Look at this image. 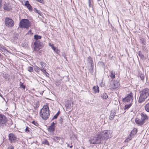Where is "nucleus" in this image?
Here are the masks:
<instances>
[{"mask_svg": "<svg viewBox=\"0 0 149 149\" xmlns=\"http://www.w3.org/2000/svg\"><path fill=\"white\" fill-rule=\"evenodd\" d=\"M93 90L95 93H99V88L97 86H94L93 87Z\"/></svg>", "mask_w": 149, "mask_h": 149, "instance_id": "f3484780", "label": "nucleus"}, {"mask_svg": "<svg viewBox=\"0 0 149 149\" xmlns=\"http://www.w3.org/2000/svg\"><path fill=\"white\" fill-rule=\"evenodd\" d=\"M42 144L49 146V144L48 141L46 139H45L42 142Z\"/></svg>", "mask_w": 149, "mask_h": 149, "instance_id": "bb28decb", "label": "nucleus"}, {"mask_svg": "<svg viewBox=\"0 0 149 149\" xmlns=\"http://www.w3.org/2000/svg\"><path fill=\"white\" fill-rule=\"evenodd\" d=\"M0 96H1V97H2V96H1V95H0Z\"/></svg>", "mask_w": 149, "mask_h": 149, "instance_id": "338daca9", "label": "nucleus"}, {"mask_svg": "<svg viewBox=\"0 0 149 149\" xmlns=\"http://www.w3.org/2000/svg\"><path fill=\"white\" fill-rule=\"evenodd\" d=\"M133 94L131 92L127 95L126 97L123 99V101L124 102H128L133 100Z\"/></svg>", "mask_w": 149, "mask_h": 149, "instance_id": "1a4fd4ad", "label": "nucleus"}, {"mask_svg": "<svg viewBox=\"0 0 149 149\" xmlns=\"http://www.w3.org/2000/svg\"><path fill=\"white\" fill-rule=\"evenodd\" d=\"M56 53L57 54H58L60 52L59 50L57 48H56L55 51Z\"/></svg>", "mask_w": 149, "mask_h": 149, "instance_id": "37998d69", "label": "nucleus"}, {"mask_svg": "<svg viewBox=\"0 0 149 149\" xmlns=\"http://www.w3.org/2000/svg\"><path fill=\"white\" fill-rule=\"evenodd\" d=\"M111 131L110 130H105L102 133L99 134L100 135H102V141L104 140H107L108 139L111 138L112 136Z\"/></svg>", "mask_w": 149, "mask_h": 149, "instance_id": "39448f33", "label": "nucleus"}, {"mask_svg": "<svg viewBox=\"0 0 149 149\" xmlns=\"http://www.w3.org/2000/svg\"><path fill=\"white\" fill-rule=\"evenodd\" d=\"M119 82L116 81L111 80L110 81V85L109 86L110 89H116L117 88L119 85Z\"/></svg>", "mask_w": 149, "mask_h": 149, "instance_id": "423d86ee", "label": "nucleus"}, {"mask_svg": "<svg viewBox=\"0 0 149 149\" xmlns=\"http://www.w3.org/2000/svg\"><path fill=\"white\" fill-rule=\"evenodd\" d=\"M82 149H85L83 147H82Z\"/></svg>", "mask_w": 149, "mask_h": 149, "instance_id": "052dcab7", "label": "nucleus"}, {"mask_svg": "<svg viewBox=\"0 0 149 149\" xmlns=\"http://www.w3.org/2000/svg\"><path fill=\"white\" fill-rule=\"evenodd\" d=\"M47 77L49 76V74L47 72H46L45 74H44Z\"/></svg>", "mask_w": 149, "mask_h": 149, "instance_id": "09e8293b", "label": "nucleus"}, {"mask_svg": "<svg viewBox=\"0 0 149 149\" xmlns=\"http://www.w3.org/2000/svg\"><path fill=\"white\" fill-rule=\"evenodd\" d=\"M34 107L35 109H36L38 108L39 106V105L38 103H36L34 104Z\"/></svg>", "mask_w": 149, "mask_h": 149, "instance_id": "4c0bfd02", "label": "nucleus"}, {"mask_svg": "<svg viewBox=\"0 0 149 149\" xmlns=\"http://www.w3.org/2000/svg\"><path fill=\"white\" fill-rule=\"evenodd\" d=\"M60 113V111H58V112L52 118V120H54V119H56L58 117Z\"/></svg>", "mask_w": 149, "mask_h": 149, "instance_id": "c85d7f7f", "label": "nucleus"}, {"mask_svg": "<svg viewBox=\"0 0 149 149\" xmlns=\"http://www.w3.org/2000/svg\"><path fill=\"white\" fill-rule=\"evenodd\" d=\"M73 147V146L72 145H71V146H70V148H72V147Z\"/></svg>", "mask_w": 149, "mask_h": 149, "instance_id": "13d9d810", "label": "nucleus"}, {"mask_svg": "<svg viewBox=\"0 0 149 149\" xmlns=\"http://www.w3.org/2000/svg\"><path fill=\"white\" fill-rule=\"evenodd\" d=\"M144 107L146 111L147 112H149V102L145 105Z\"/></svg>", "mask_w": 149, "mask_h": 149, "instance_id": "4be33fe9", "label": "nucleus"}, {"mask_svg": "<svg viewBox=\"0 0 149 149\" xmlns=\"http://www.w3.org/2000/svg\"><path fill=\"white\" fill-rule=\"evenodd\" d=\"M33 44L35 46L34 47V50L36 51H38L43 46L42 43L38 41L35 42Z\"/></svg>", "mask_w": 149, "mask_h": 149, "instance_id": "0eeeda50", "label": "nucleus"}, {"mask_svg": "<svg viewBox=\"0 0 149 149\" xmlns=\"http://www.w3.org/2000/svg\"><path fill=\"white\" fill-rule=\"evenodd\" d=\"M8 149H14V148L13 146H11L8 147Z\"/></svg>", "mask_w": 149, "mask_h": 149, "instance_id": "8fccbe9b", "label": "nucleus"}, {"mask_svg": "<svg viewBox=\"0 0 149 149\" xmlns=\"http://www.w3.org/2000/svg\"><path fill=\"white\" fill-rule=\"evenodd\" d=\"M0 96H1V97H2V96H1V95H0Z\"/></svg>", "mask_w": 149, "mask_h": 149, "instance_id": "69168bd1", "label": "nucleus"}, {"mask_svg": "<svg viewBox=\"0 0 149 149\" xmlns=\"http://www.w3.org/2000/svg\"><path fill=\"white\" fill-rule=\"evenodd\" d=\"M41 70L43 72V73L44 74H45L47 72L46 71V70L44 69H41Z\"/></svg>", "mask_w": 149, "mask_h": 149, "instance_id": "49530a36", "label": "nucleus"}, {"mask_svg": "<svg viewBox=\"0 0 149 149\" xmlns=\"http://www.w3.org/2000/svg\"><path fill=\"white\" fill-rule=\"evenodd\" d=\"M2 3V0H0V10H1V4Z\"/></svg>", "mask_w": 149, "mask_h": 149, "instance_id": "603ef678", "label": "nucleus"}, {"mask_svg": "<svg viewBox=\"0 0 149 149\" xmlns=\"http://www.w3.org/2000/svg\"><path fill=\"white\" fill-rule=\"evenodd\" d=\"M9 139L10 142L14 143L17 141V136L13 133H10L8 135Z\"/></svg>", "mask_w": 149, "mask_h": 149, "instance_id": "9b49d317", "label": "nucleus"}, {"mask_svg": "<svg viewBox=\"0 0 149 149\" xmlns=\"http://www.w3.org/2000/svg\"><path fill=\"white\" fill-rule=\"evenodd\" d=\"M33 10L35 13H37L40 15L41 14V12L40 10H38L35 8H34Z\"/></svg>", "mask_w": 149, "mask_h": 149, "instance_id": "72a5a7b5", "label": "nucleus"}, {"mask_svg": "<svg viewBox=\"0 0 149 149\" xmlns=\"http://www.w3.org/2000/svg\"><path fill=\"white\" fill-rule=\"evenodd\" d=\"M7 121L6 117L2 114H0V127H3Z\"/></svg>", "mask_w": 149, "mask_h": 149, "instance_id": "6e6552de", "label": "nucleus"}, {"mask_svg": "<svg viewBox=\"0 0 149 149\" xmlns=\"http://www.w3.org/2000/svg\"><path fill=\"white\" fill-rule=\"evenodd\" d=\"M20 86L22 88L24 89H25V86L23 84V83L21 82H20Z\"/></svg>", "mask_w": 149, "mask_h": 149, "instance_id": "f704fd0d", "label": "nucleus"}, {"mask_svg": "<svg viewBox=\"0 0 149 149\" xmlns=\"http://www.w3.org/2000/svg\"><path fill=\"white\" fill-rule=\"evenodd\" d=\"M101 96L103 99H106L107 98L108 96L107 93H103L101 95Z\"/></svg>", "mask_w": 149, "mask_h": 149, "instance_id": "412c9836", "label": "nucleus"}, {"mask_svg": "<svg viewBox=\"0 0 149 149\" xmlns=\"http://www.w3.org/2000/svg\"><path fill=\"white\" fill-rule=\"evenodd\" d=\"M100 0H97V1H100Z\"/></svg>", "mask_w": 149, "mask_h": 149, "instance_id": "0e129e2a", "label": "nucleus"}, {"mask_svg": "<svg viewBox=\"0 0 149 149\" xmlns=\"http://www.w3.org/2000/svg\"><path fill=\"white\" fill-rule=\"evenodd\" d=\"M140 42L142 45V49L143 50H146V40L144 39L143 38H141L139 40Z\"/></svg>", "mask_w": 149, "mask_h": 149, "instance_id": "4468645a", "label": "nucleus"}, {"mask_svg": "<svg viewBox=\"0 0 149 149\" xmlns=\"http://www.w3.org/2000/svg\"><path fill=\"white\" fill-rule=\"evenodd\" d=\"M60 138L58 136H54L52 138V139L55 141L58 142L60 140Z\"/></svg>", "mask_w": 149, "mask_h": 149, "instance_id": "393cba45", "label": "nucleus"}, {"mask_svg": "<svg viewBox=\"0 0 149 149\" xmlns=\"http://www.w3.org/2000/svg\"><path fill=\"white\" fill-rule=\"evenodd\" d=\"M2 76L6 80H8L10 79L9 75L5 73H3L2 74Z\"/></svg>", "mask_w": 149, "mask_h": 149, "instance_id": "a211bd4d", "label": "nucleus"}, {"mask_svg": "<svg viewBox=\"0 0 149 149\" xmlns=\"http://www.w3.org/2000/svg\"><path fill=\"white\" fill-rule=\"evenodd\" d=\"M88 61L91 65L93 64V62L92 58L90 56H89L88 58Z\"/></svg>", "mask_w": 149, "mask_h": 149, "instance_id": "b1692460", "label": "nucleus"}, {"mask_svg": "<svg viewBox=\"0 0 149 149\" xmlns=\"http://www.w3.org/2000/svg\"><path fill=\"white\" fill-rule=\"evenodd\" d=\"M26 6L27 7V8H28L29 10L30 11H32V7L31 6L30 4H29V6L28 5L27 6Z\"/></svg>", "mask_w": 149, "mask_h": 149, "instance_id": "e433bc0d", "label": "nucleus"}, {"mask_svg": "<svg viewBox=\"0 0 149 149\" xmlns=\"http://www.w3.org/2000/svg\"><path fill=\"white\" fill-rule=\"evenodd\" d=\"M116 113L115 112H111L110 115L109 119L110 120H112L113 119L115 116Z\"/></svg>", "mask_w": 149, "mask_h": 149, "instance_id": "aec40b11", "label": "nucleus"}, {"mask_svg": "<svg viewBox=\"0 0 149 149\" xmlns=\"http://www.w3.org/2000/svg\"><path fill=\"white\" fill-rule=\"evenodd\" d=\"M88 1L89 3V6L90 7H91L92 6V4L91 2V0H88Z\"/></svg>", "mask_w": 149, "mask_h": 149, "instance_id": "a18cd8bd", "label": "nucleus"}, {"mask_svg": "<svg viewBox=\"0 0 149 149\" xmlns=\"http://www.w3.org/2000/svg\"><path fill=\"white\" fill-rule=\"evenodd\" d=\"M63 118L62 117H60L59 120V123L60 124H62L63 123Z\"/></svg>", "mask_w": 149, "mask_h": 149, "instance_id": "ea45409f", "label": "nucleus"}, {"mask_svg": "<svg viewBox=\"0 0 149 149\" xmlns=\"http://www.w3.org/2000/svg\"><path fill=\"white\" fill-rule=\"evenodd\" d=\"M28 71L31 72H32L33 71V68L32 67H29Z\"/></svg>", "mask_w": 149, "mask_h": 149, "instance_id": "a19ab883", "label": "nucleus"}, {"mask_svg": "<svg viewBox=\"0 0 149 149\" xmlns=\"http://www.w3.org/2000/svg\"><path fill=\"white\" fill-rule=\"evenodd\" d=\"M12 4L10 3H5L3 6L4 9L7 11L11 10L12 9Z\"/></svg>", "mask_w": 149, "mask_h": 149, "instance_id": "f8f14e48", "label": "nucleus"}, {"mask_svg": "<svg viewBox=\"0 0 149 149\" xmlns=\"http://www.w3.org/2000/svg\"><path fill=\"white\" fill-rule=\"evenodd\" d=\"M29 4H30L29 3V1H26L25 2V6H26L27 5H29Z\"/></svg>", "mask_w": 149, "mask_h": 149, "instance_id": "c03bdc74", "label": "nucleus"}, {"mask_svg": "<svg viewBox=\"0 0 149 149\" xmlns=\"http://www.w3.org/2000/svg\"><path fill=\"white\" fill-rule=\"evenodd\" d=\"M31 30H30L28 32V34H31Z\"/></svg>", "mask_w": 149, "mask_h": 149, "instance_id": "5fc2aeb1", "label": "nucleus"}, {"mask_svg": "<svg viewBox=\"0 0 149 149\" xmlns=\"http://www.w3.org/2000/svg\"><path fill=\"white\" fill-rule=\"evenodd\" d=\"M138 77H139L141 80H144V74L139 73L138 74Z\"/></svg>", "mask_w": 149, "mask_h": 149, "instance_id": "c756f323", "label": "nucleus"}, {"mask_svg": "<svg viewBox=\"0 0 149 149\" xmlns=\"http://www.w3.org/2000/svg\"><path fill=\"white\" fill-rule=\"evenodd\" d=\"M55 123L53 122L52 123L51 125H52L53 126L55 127Z\"/></svg>", "mask_w": 149, "mask_h": 149, "instance_id": "864d4df0", "label": "nucleus"}, {"mask_svg": "<svg viewBox=\"0 0 149 149\" xmlns=\"http://www.w3.org/2000/svg\"><path fill=\"white\" fill-rule=\"evenodd\" d=\"M56 48V47H54V46H52V49H53L54 50V52L55 51Z\"/></svg>", "mask_w": 149, "mask_h": 149, "instance_id": "3c124183", "label": "nucleus"}, {"mask_svg": "<svg viewBox=\"0 0 149 149\" xmlns=\"http://www.w3.org/2000/svg\"><path fill=\"white\" fill-rule=\"evenodd\" d=\"M6 19H10V18H9V17H7V18H6Z\"/></svg>", "mask_w": 149, "mask_h": 149, "instance_id": "680f3d73", "label": "nucleus"}, {"mask_svg": "<svg viewBox=\"0 0 149 149\" xmlns=\"http://www.w3.org/2000/svg\"><path fill=\"white\" fill-rule=\"evenodd\" d=\"M65 106L67 108H69L70 107V105L69 104H67L65 105Z\"/></svg>", "mask_w": 149, "mask_h": 149, "instance_id": "de8ad7c7", "label": "nucleus"}, {"mask_svg": "<svg viewBox=\"0 0 149 149\" xmlns=\"http://www.w3.org/2000/svg\"><path fill=\"white\" fill-rule=\"evenodd\" d=\"M5 24L6 26L8 27H12L14 24L12 19H5Z\"/></svg>", "mask_w": 149, "mask_h": 149, "instance_id": "9d476101", "label": "nucleus"}, {"mask_svg": "<svg viewBox=\"0 0 149 149\" xmlns=\"http://www.w3.org/2000/svg\"><path fill=\"white\" fill-rule=\"evenodd\" d=\"M49 45L50 46H51L52 47V46H53V44L52 45L51 43L49 44Z\"/></svg>", "mask_w": 149, "mask_h": 149, "instance_id": "6e6d98bb", "label": "nucleus"}, {"mask_svg": "<svg viewBox=\"0 0 149 149\" xmlns=\"http://www.w3.org/2000/svg\"><path fill=\"white\" fill-rule=\"evenodd\" d=\"M139 54L140 56H143V55H142L141 54L140 52H139Z\"/></svg>", "mask_w": 149, "mask_h": 149, "instance_id": "4d7b16f0", "label": "nucleus"}, {"mask_svg": "<svg viewBox=\"0 0 149 149\" xmlns=\"http://www.w3.org/2000/svg\"><path fill=\"white\" fill-rule=\"evenodd\" d=\"M137 129L135 128H134L131 131L130 134V136H129L128 138V139H129V140H131V139L134 137V135L137 133Z\"/></svg>", "mask_w": 149, "mask_h": 149, "instance_id": "ddd939ff", "label": "nucleus"}, {"mask_svg": "<svg viewBox=\"0 0 149 149\" xmlns=\"http://www.w3.org/2000/svg\"><path fill=\"white\" fill-rule=\"evenodd\" d=\"M0 96H1V97H2V96H1V95H0Z\"/></svg>", "mask_w": 149, "mask_h": 149, "instance_id": "774afa93", "label": "nucleus"}, {"mask_svg": "<svg viewBox=\"0 0 149 149\" xmlns=\"http://www.w3.org/2000/svg\"><path fill=\"white\" fill-rule=\"evenodd\" d=\"M140 115L141 116V120L143 121V122H144V123H145V120L148 119V117L146 115V114L143 113H141Z\"/></svg>", "mask_w": 149, "mask_h": 149, "instance_id": "2eb2a0df", "label": "nucleus"}, {"mask_svg": "<svg viewBox=\"0 0 149 149\" xmlns=\"http://www.w3.org/2000/svg\"><path fill=\"white\" fill-rule=\"evenodd\" d=\"M148 27L149 28V23H148Z\"/></svg>", "mask_w": 149, "mask_h": 149, "instance_id": "e2e57ef3", "label": "nucleus"}, {"mask_svg": "<svg viewBox=\"0 0 149 149\" xmlns=\"http://www.w3.org/2000/svg\"><path fill=\"white\" fill-rule=\"evenodd\" d=\"M38 2L41 3L43 4H44L45 3V2L43 0H36Z\"/></svg>", "mask_w": 149, "mask_h": 149, "instance_id": "79ce46f5", "label": "nucleus"}, {"mask_svg": "<svg viewBox=\"0 0 149 149\" xmlns=\"http://www.w3.org/2000/svg\"><path fill=\"white\" fill-rule=\"evenodd\" d=\"M136 123L139 125H142L144 124V122L141 120V118H136L135 119Z\"/></svg>", "mask_w": 149, "mask_h": 149, "instance_id": "dca6fc26", "label": "nucleus"}, {"mask_svg": "<svg viewBox=\"0 0 149 149\" xmlns=\"http://www.w3.org/2000/svg\"><path fill=\"white\" fill-rule=\"evenodd\" d=\"M32 123L36 126H38V123L36 122L34 120L32 121Z\"/></svg>", "mask_w": 149, "mask_h": 149, "instance_id": "58836bf2", "label": "nucleus"}, {"mask_svg": "<svg viewBox=\"0 0 149 149\" xmlns=\"http://www.w3.org/2000/svg\"><path fill=\"white\" fill-rule=\"evenodd\" d=\"M40 64L41 65V69H44L46 66L45 63L43 62H40Z\"/></svg>", "mask_w": 149, "mask_h": 149, "instance_id": "a878e982", "label": "nucleus"}, {"mask_svg": "<svg viewBox=\"0 0 149 149\" xmlns=\"http://www.w3.org/2000/svg\"><path fill=\"white\" fill-rule=\"evenodd\" d=\"M55 127L52 125H51L49 127L47 130L50 132H53L55 130Z\"/></svg>", "mask_w": 149, "mask_h": 149, "instance_id": "6ab92c4d", "label": "nucleus"}, {"mask_svg": "<svg viewBox=\"0 0 149 149\" xmlns=\"http://www.w3.org/2000/svg\"><path fill=\"white\" fill-rule=\"evenodd\" d=\"M29 129V128L28 127L26 126L25 130V132L27 133H29L30 132Z\"/></svg>", "mask_w": 149, "mask_h": 149, "instance_id": "c9c22d12", "label": "nucleus"}, {"mask_svg": "<svg viewBox=\"0 0 149 149\" xmlns=\"http://www.w3.org/2000/svg\"><path fill=\"white\" fill-rule=\"evenodd\" d=\"M115 74L114 71L112 70L111 72V74L110 77H111V78H112L113 79V78H115Z\"/></svg>", "mask_w": 149, "mask_h": 149, "instance_id": "cd10ccee", "label": "nucleus"}, {"mask_svg": "<svg viewBox=\"0 0 149 149\" xmlns=\"http://www.w3.org/2000/svg\"><path fill=\"white\" fill-rule=\"evenodd\" d=\"M67 146L68 147H70V145L69 144H67Z\"/></svg>", "mask_w": 149, "mask_h": 149, "instance_id": "bf43d9fd", "label": "nucleus"}, {"mask_svg": "<svg viewBox=\"0 0 149 149\" xmlns=\"http://www.w3.org/2000/svg\"><path fill=\"white\" fill-rule=\"evenodd\" d=\"M0 50L1 51L3 52L7 51V50L5 48V47L1 45H0Z\"/></svg>", "mask_w": 149, "mask_h": 149, "instance_id": "5701e85b", "label": "nucleus"}, {"mask_svg": "<svg viewBox=\"0 0 149 149\" xmlns=\"http://www.w3.org/2000/svg\"><path fill=\"white\" fill-rule=\"evenodd\" d=\"M34 39L37 40L41 38V36L37 35H35L34 36Z\"/></svg>", "mask_w": 149, "mask_h": 149, "instance_id": "2f4dec72", "label": "nucleus"}, {"mask_svg": "<svg viewBox=\"0 0 149 149\" xmlns=\"http://www.w3.org/2000/svg\"><path fill=\"white\" fill-rule=\"evenodd\" d=\"M40 117L44 120H47L49 117L50 111L48 105L44 106L40 112Z\"/></svg>", "mask_w": 149, "mask_h": 149, "instance_id": "f257e3e1", "label": "nucleus"}, {"mask_svg": "<svg viewBox=\"0 0 149 149\" xmlns=\"http://www.w3.org/2000/svg\"><path fill=\"white\" fill-rule=\"evenodd\" d=\"M34 70L36 72H39L40 70H41V69L37 66H36L34 68Z\"/></svg>", "mask_w": 149, "mask_h": 149, "instance_id": "7c9ffc66", "label": "nucleus"}, {"mask_svg": "<svg viewBox=\"0 0 149 149\" xmlns=\"http://www.w3.org/2000/svg\"><path fill=\"white\" fill-rule=\"evenodd\" d=\"M102 135L99 134L96 135L95 136L91 137L88 141L90 144H98L101 143L102 141Z\"/></svg>", "mask_w": 149, "mask_h": 149, "instance_id": "7ed1b4c3", "label": "nucleus"}, {"mask_svg": "<svg viewBox=\"0 0 149 149\" xmlns=\"http://www.w3.org/2000/svg\"><path fill=\"white\" fill-rule=\"evenodd\" d=\"M149 95V89L147 88H144L140 92V95L138 100V102L140 103L143 102Z\"/></svg>", "mask_w": 149, "mask_h": 149, "instance_id": "f03ea898", "label": "nucleus"}, {"mask_svg": "<svg viewBox=\"0 0 149 149\" xmlns=\"http://www.w3.org/2000/svg\"><path fill=\"white\" fill-rule=\"evenodd\" d=\"M131 105V103L125 105L124 107V109L126 110L128 109L130 107Z\"/></svg>", "mask_w": 149, "mask_h": 149, "instance_id": "473e14b6", "label": "nucleus"}, {"mask_svg": "<svg viewBox=\"0 0 149 149\" xmlns=\"http://www.w3.org/2000/svg\"><path fill=\"white\" fill-rule=\"evenodd\" d=\"M31 26V22L28 19H22L20 21L19 26L21 28H28Z\"/></svg>", "mask_w": 149, "mask_h": 149, "instance_id": "20e7f679", "label": "nucleus"}]
</instances>
